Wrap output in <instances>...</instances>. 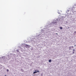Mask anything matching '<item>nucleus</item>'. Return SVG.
<instances>
[{"label":"nucleus","mask_w":76,"mask_h":76,"mask_svg":"<svg viewBox=\"0 0 76 76\" xmlns=\"http://www.w3.org/2000/svg\"><path fill=\"white\" fill-rule=\"evenodd\" d=\"M35 71H35V72H34V74H35V73H37V72H39V71H38V70H35Z\"/></svg>","instance_id":"f257e3e1"},{"label":"nucleus","mask_w":76,"mask_h":76,"mask_svg":"<svg viewBox=\"0 0 76 76\" xmlns=\"http://www.w3.org/2000/svg\"><path fill=\"white\" fill-rule=\"evenodd\" d=\"M51 61V59H50L49 60V62H50V63Z\"/></svg>","instance_id":"f03ea898"},{"label":"nucleus","mask_w":76,"mask_h":76,"mask_svg":"<svg viewBox=\"0 0 76 76\" xmlns=\"http://www.w3.org/2000/svg\"><path fill=\"white\" fill-rule=\"evenodd\" d=\"M26 47H29V45H26Z\"/></svg>","instance_id":"7ed1b4c3"},{"label":"nucleus","mask_w":76,"mask_h":76,"mask_svg":"<svg viewBox=\"0 0 76 76\" xmlns=\"http://www.w3.org/2000/svg\"><path fill=\"white\" fill-rule=\"evenodd\" d=\"M60 29H63V28L61 27H60Z\"/></svg>","instance_id":"20e7f679"},{"label":"nucleus","mask_w":76,"mask_h":76,"mask_svg":"<svg viewBox=\"0 0 76 76\" xmlns=\"http://www.w3.org/2000/svg\"><path fill=\"white\" fill-rule=\"evenodd\" d=\"M16 51H17V52H19V51L18 50H17Z\"/></svg>","instance_id":"39448f33"},{"label":"nucleus","mask_w":76,"mask_h":76,"mask_svg":"<svg viewBox=\"0 0 76 76\" xmlns=\"http://www.w3.org/2000/svg\"><path fill=\"white\" fill-rule=\"evenodd\" d=\"M69 50H70L71 49V46H70L69 47Z\"/></svg>","instance_id":"423d86ee"},{"label":"nucleus","mask_w":76,"mask_h":76,"mask_svg":"<svg viewBox=\"0 0 76 76\" xmlns=\"http://www.w3.org/2000/svg\"><path fill=\"white\" fill-rule=\"evenodd\" d=\"M7 72H9V69H7Z\"/></svg>","instance_id":"0eeeda50"},{"label":"nucleus","mask_w":76,"mask_h":76,"mask_svg":"<svg viewBox=\"0 0 76 76\" xmlns=\"http://www.w3.org/2000/svg\"><path fill=\"white\" fill-rule=\"evenodd\" d=\"M74 34H76V31H75L74 33Z\"/></svg>","instance_id":"6e6552de"},{"label":"nucleus","mask_w":76,"mask_h":76,"mask_svg":"<svg viewBox=\"0 0 76 76\" xmlns=\"http://www.w3.org/2000/svg\"><path fill=\"white\" fill-rule=\"evenodd\" d=\"M75 49H73V51H75Z\"/></svg>","instance_id":"1a4fd4ad"},{"label":"nucleus","mask_w":76,"mask_h":76,"mask_svg":"<svg viewBox=\"0 0 76 76\" xmlns=\"http://www.w3.org/2000/svg\"><path fill=\"white\" fill-rule=\"evenodd\" d=\"M56 35H58V34L56 33Z\"/></svg>","instance_id":"9d476101"},{"label":"nucleus","mask_w":76,"mask_h":76,"mask_svg":"<svg viewBox=\"0 0 76 76\" xmlns=\"http://www.w3.org/2000/svg\"><path fill=\"white\" fill-rule=\"evenodd\" d=\"M73 53H75V52H73Z\"/></svg>","instance_id":"9b49d317"},{"label":"nucleus","mask_w":76,"mask_h":76,"mask_svg":"<svg viewBox=\"0 0 76 76\" xmlns=\"http://www.w3.org/2000/svg\"><path fill=\"white\" fill-rule=\"evenodd\" d=\"M75 46H76V45H75Z\"/></svg>","instance_id":"f8f14e48"},{"label":"nucleus","mask_w":76,"mask_h":76,"mask_svg":"<svg viewBox=\"0 0 76 76\" xmlns=\"http://www.w3.org/2000/svg\"><path fill=\"white\" fill-rule=\"evenodd\" d=\"M5 76H6V75H5Z\"/></svg>","instance_id":"ddd939ff"}]
</instances>
